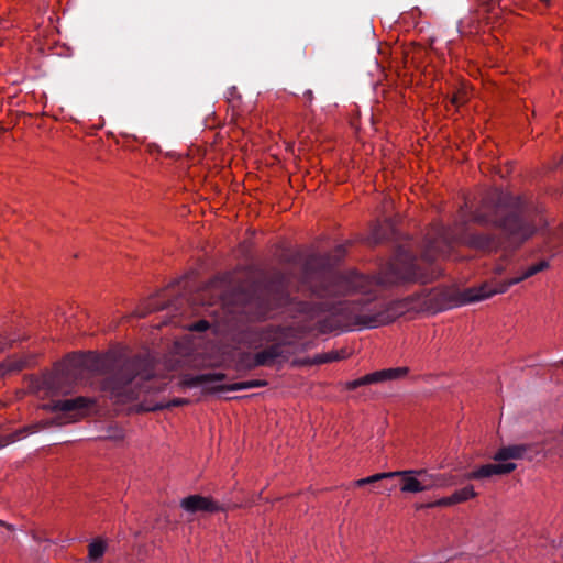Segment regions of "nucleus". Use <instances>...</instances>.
<instances>
[{
    "mask_svg": "<svg viewBox=\"0 0 563 563\" xmlns=\"http://www.w3.org/2000/svg\"><path fill=\"white\" fill-rule=\"evenodd\" d=\"M345 254L339 245L335 255L311 254L306 258L299 252L284 256L294 268H273L249 291L241 292V311L254 320L268 318L277 308L295 305L306 314L330 312L339 316L343 327L373 329L388 324L396 318L391 308L371 294L368 279L360 274H339L333 265Z\"/></svg>",
    "mask_w": 563,
    "mask_h": 563,
    "instance_id": "nucleus-1",
    "label": "nucleus"
},
{
    "mask_svg": "<svg viewBox=\"0 0 563 563\" xmlns=\"http://www.w3.org/2000/svg\"><path fill=\"white\" fill-rule=\"evenodd\" d=\"M542 234L551 249H559L560 246H563V225L555 230L547 229L542 231Z\"/></svg>",
    "mask_w": 563,
    "mask_h": 563,
    "instance_id": "nucleus-20",
    "label": "nucleus"
},
{
    "mask_svg": "<svg viewBox=\"0 0 563 563\" xmlns=\"http://www.w3.org/2000/svg\"><path fill=\"white\" fill-rule=\"evenodd\" d=\"M208 328H209L208 321L200 320V321L194 323L190 329L194 331L202 332V331L207 330Z\"/></svg>",
    "mask_w": 563,
    "mask_h": 563,
    "instance_id": "nucleus-24",
    "label": "nucleus"
},
{
    "mask_svg": "<svg viewBox=\"0 0 563 563\" xmlns=\"http://www.w3.org/2000/svg\"><path fill=\"white\" fill-rule=\"evenodd\" d=\"M504 271H505V268H504L501 265H498V266L496 267V273H497V274H503V273H504Z\"/></svg>",
    "mask_w": 563,
    "mask_h": 563,
    "instance_id": "nucleus-28",
    "label": "nucleus"
},
{
    "mask_svg": "<svg viewBox=\"0 0 563 563\" xmlns=\"http://www.w3.org/2000/svg\"><path fill=\"white\" fill-rule=\"evenodd\" d=\"M107 549L106 541L101 539H95L88 545V561L97 563L103 556Z\"/></svg>",
    "mask_w": 563,
    "mask_h": 563,
    "instance_id": "nucleus-19",
    "label": "nucleus"
},
{
    "mask_svg": "<svg viewBox=\"0 0 563 563\" xmlns=\"http://www.w3.org/2000/svg\"><path fill=\"white\" fill-rule=\"evenodd\" d=\"M8 346V343L4 341H0V352L4 351Z\"/></svg>",
    "mask_w": 563,
    "mask_h": 563,
    "instance_id": "nucleus-27",
    "label": "nucleus"
},
{
    "mask_svg": "<svg viewBox=\"0 0 563 563\" xmlns=\"http://www.w3.org/2000/svg\"><path fill=\"white\" fill-rule=\"evenodd\" d=\"M408 474H415L421 481V485H426V490H430L438 487H446L452 485L451 477L444 474H431L427 470H406Z\"/></svg>",
    "mask_w": 563,
    "mask_h": 563,
    "instance_id": "nucleus-12",
    "label": "nucleus"
},
{
    "mask_svg": "<svg viewBox=\"0 0 563 563\" xmlns=\"http://www.w3.org/2000/svg\"><path fill=\"white\" fill-rule=\"evenodd\" d=\"M93 405V400L87 397L78 396L69 399H59L52 401V410L60 411L70 418H77Z\"/></svg>",
    "mask_w": 563,
    "mask_h": 563,
    "instance_id": "nucleus-10",
    "label": "nucleus"
},
{
    "mask_svg": "<svg viewBox=\"0 0 563 563\" xmlns=\"http://www.w3.org/2000/svg\"><path fill=\"white\" fill-rule=\"evenodd\" d=\"M168 291L169 289H165L161 294L150 298L142 308L135 311V316L139 318H144L153 311L169 309L175 305V301L166 299Z\"/></svg>",
    "mask_w": 563,
    "mask_h": 563,
    "instance_id": "nucleus-13",
    "label": "nucleus"
},
{
    "mask_svg": "<svg viewBox=\"0 0 563 563\" xmlns=\"http://www.w3.org/2000/svg\"><path fill=\"white\" fill-rule=\"evenodd\" d=\"M438 273L429 272L422 267L417 256L404 246H399L396 251L394 260L385 267L378 277V284L382 286H396L406 283H429Z\"/></svg>",
    "mask_w": 563,
    "mask_h": 563,
    "instance_id": "nucleus-6",
    "label": "nucleus"
},
{
    "mask_svg": "<svg viewBox=\"0 0 563 563\" xmlns=\"http://www.w3.org/2000/svg\"><path fill=\"white\" fill-rule=\"evenodd\" d=\"M391 224L389 222L385 224L375 223L372 227L371 233L368 235V242L372 244H378L384 242L391 234Z\"/></svg>",
    "mask_w": 563,
    "mask_h": 563,
    "instance_id": "nucleus-16",
    "label": "nucleus"
},
{
    "mask_svg": "<svg viewBox=\"0 0 563 563\" xmlns=\"http://www.w3.org/2000/svg\"><path fill=\"white\" fill-rule=\"evenodd\" d=\"M24 361H8L0 366V377H2L5 373L19 372L24 368Z\"/></svg>",
    "mask_w": 563,
    "mask_h": 563,
    "instance_id": "nucleus-22",
    "label": "nucleus"
},
{
    "mask_svg": "<svg viewBox=\"0 0 563 563\" xmlns=\"http://www.w3.org/2000/svg\"><path fill=\"white\" fill-rule=\"evenodd\" d=\"M1 526H4V522L0 520V527H1Z\"/></svg>",
    "mask_w": 563,
    "mask_h": 563,
    "instance_id": "nucleus-30",
    "label": "nucleus"
},
{
    "mask_svg": "<svg viewBox=\"0 0 563 563\" xmlns=\"http://www.w3.org/2000/svg\"><path fill=\"white\" fill-rule=\"evenodd\" d=\"M561 164H563V155H562Z\"/></svg>",
    "mask_w": 563,
    "mask_h": 563,
    "instance_id": "nucleus-31",
    "label": "nucleus"
},
{
    "mask_svg": "<svg viewBox=\"0 0 563 563\" xmlns=\"http://www.w3.org/2000/svg\"><path fill=\"white\" fill-rule=\"evenodd\" d=\"M343 358L342 355L339 354V352H328L316 355L312 361L307 362L308 364H324L330 363L333 361H339Z\"/></svg>",
    "mask_w": 563,
    "mask_h": 563,
    "instance_id": "nucleus-21",
    "label": "nucleus"
},
{
    "mask_svg": "<svg viewBox=\"0 0 563 563\" xmlns=\"http://www.w3.org/2000/svg\"><path fill=\"white\" fill-rule=\"evenodd\" d=\"M402 477L401 492L404 493H420L426 490V485H421V481L415 474L399 475Z\"/></svg>",
    "mask_w": 563,
    "mask_h": 563,
    "instance_id": "nucleus-18",
    "label": "nucleus"
},
{
    "mask_svg": "<svg viewBox=\"0 0 563 563\" xmlns=\"http://www.w3.org/2000/svg\"><path fill=\"white\" fill-rule=\"evenodd\" d=\"M180 507L190 515L197 512L214 514L225 510V507L213 498L197 494L183 498Z\"/></svg>",
    "mask_w": 563,
    "mask_h": 563,
    "instance_id": "nucleus-9",
    "label": "nucleus"
},
{
    "mask_svg": "<svg viewBox=\"0 0 563 563\" xmlns=\"http://www.w3.org/2000/svg\"><path fill=\"white\" fill-rule=\"evenodd\" d=\"M38 430L37 426H31L25 429H23L21 432H36Z\"/></svg>",
    "mask_w": 563,
    "mask_h": 563,
    "instance_id": "nucleus-26",
    "label": "nucleus"
},
{
    "mask_svg": "<svg viewBox=\"0 0 563 563\" xmlns=\"http://www.w3.org/2000/svg\"><path fill=\"white\" fill-rule=\"evenodd\" d=\"M303 97L307 99L308 102H311L313 100V92L310 89H307L303 92Z\"/></svg>",
    "mask_w": 563,
    "mask_h": 563,
    "instance_id": "nucleus-25",
    "label": "nucleus"
},
{
    "mask_svg": "<svg viewBox=\"0 0 563 563\" xmlns=\"http://www.w3.org/2000/svg\"><path fill=\"white\" fill-rule=\"evenodd\" d=\"M267 382L263 379H251L229 385H220L212 388L214 391H236V390H244V389H251V388H257L266 386Z\"/></svg>",
    "mask_w": 563,
    "mask_h": 563,
    "instance_id": "nucleus-15",
    "label": "nucleus"
},
{
    "mask_svg": "<svg viewBox=\"0 0 563 563\" xmlns=\"http://www.w3.org/2000/svg\"><path fill=\"white\" fill-rule=\"evenodd\" d=\"M408 473L409 472H401V471L377 473V474H374L372 476L357 479L354 483V485L357 486V487H362V486H365V485H374L376 483L382 482L383 479L393 478V477H396L398 475H405V474H408Z\"/></svg>",
    "mask_w": 563,
    "mask_h": 563,
    "instance_id": "nucleus-17",
    "label": "nucleus"
},
{
    "mask_svg": "<svg viewBox=\"0 0 563 563\" xmlns=\"http://www.w3.org/2000/svg\"><path fill=\"white\" fill-rule=\"evenodd\" d=\"M537 453L532 444H511L501 446L493 456L496 463L482 465L481 467L465 474L466 479L488 478L493 475H505L516 470L517 465L509 460H532Z\"/></svg>",
    "mask_w": 563,
    "mask_h": 563,
    "instance_id": "nucleus-7",
    "label": "nucleus"
},
{
    "mask_svg": "<svg viewBox=\"0 0 563 563\" xmlns=\"http://www.w3.org/2000/svg\"><path fill=\"white\" fill-rule=\"evenodd\" d=\"M185 404H188V400L187 399H184V398H175L173 399L172 401L167 402V404H159V405H156L154 410H159V409H165V408H172V407H179V406H183Z\"/></svg>",
    "mask_w": 563,
    "mask_h": 563,
    "instance_id": "nucleus-23",
    "label": "nucleus"
},
{
    "mask_svg": "<svg viewBox=\"0 0 563 563\" xmlns=\"http://www.w3.org/2000/svg\"><path fill=\"white\" fill-rule=\"evenodd\" d=\"M250 347L257 352L254 355L246 353L241 357L240 366L246 369L286 362L291 355L305 350L296 330L273 325L253 332Z\"/></svg>",
    "mask_w": 563,
    "mask_h": 563,
    "instance_id": "nucleus-4",
    "label": "nucleus"
},
{
    "mask_svg": "<svg viewBox=\"0 0 563 563\" xmlns=\"http://www.w3.org/2000/svg\"><path fill=\"white\" fill-rule=\"evenodd\" d=\"M68 361L75 368L103 374L100 390L120 402L137 399L141 391L153 388L150 385L154 378L153 364L142 355L119 363L108 356L88 352L69 355Z\"/></svg>",
    "mask_w": 563,
    "mask_h": 563,
    "instance_id": "nucleus-3",
    "label": "nucleus"
},
{
    "mask_svg": "<svg viewBox=\"0 0 563 563\" xmlns=\"http://www.w3.org/2000/svg\"><path fill=\"white\" fill-rule=\"evenodd\" d=\"M462 212L463 228L459 234L443 225L427 233L421 251L424 264L431 265L437 258L448 256L455 244L483 253L515 250L538 231L533 207L521 197L497 189L483 196L478 209Z\"/></svg>",
    "mask_w": 563,
    "mask_h": 563,
    "instance_id": "nucleus-2",
    "label": "nucleus"
},
{
    "mask_svg": "<svg viewBox=\"0 0 563 563\" xmlns=\"http://www.w3.org/2000/svg\"><path fill=\"white\" fill-rule=\"evenodd\" d=\"M452 102L454 104H459L461 102L460 97L459 96H454L453 99H452Z\"/></svg>",
    "mask_w": 563,
    "mask_h": 563,
    "instance_id": "nucleus-29",
    "label": "nucleus"
},
{
    "mask_svg": "<svg viewBox=\"0 0 563 563\" xmlns=\"http://www.w3.org/2000/svg\"><path fill=\"white\" fill-rule=\"evenodd\" d=\"M549 267L550 263L547 260H542L528 266L518 264L511 269V276L503 282H486L479 286L468 287L462 291L448 288L438 291L433 298L437 300L438 308L440 310H446L461 305L481 301L492 297L493 295L504 294L511 286L517 285L538 273L548 269Z\"/></svg>",
    "mask_w": 563,
    "mask_h": 563,
    "instance_id": "nucleus-5",
    "label": "nucleus"
},
{
    "mask_svg": "<svg viewBox=\"0 0 563 563\" xmlns=\"http://www.w3.org/2000/svg\"><path fill=\"white\" fill-rule=\"evenodd\" d=\"M408 373L407 367L386 368L376 371L357 379L346 383V389L354 390L358 387L378 384L386 380H394L404 377Z\"/></svg>",
    "mask_w": 563,
    "mask_h": 563,
    "instance_id": "nucleus-8",
    "label": "nucleus"
},
{
    "mask_svg": "<svg viewBox=\"0 0 563 563\" xmlns=\"http://www.w3.org/2000/svg\"><path fill=\"white\" fill-rule=\"evenodd\" d=\"M476 493L472 485L465 486L461 489L455 490L451 496L440 498L433 503H428L426 505H420L418 508H433V507H448L455 504H460L466 501L471 498H474Z\"/></svg>",
    "mask_w": 563,
    "mask_h": 563,
    "instance_id": "nucleus-11",
    "label": "nucleus"
},
{
    "mask_svg": "<svg viewBox=\"0 0 563 563\" xmlns=\"http://www.w3.org/2000/svg\"><path fill=\"white\" fill-rule=\"evenodd\" d=\"M225 374L218 373H202L198 375H189L185 378L184 384L188 387H200L207 386L217 382H222L225 379Z\"/></svg>",
    "mask_w": 563,
    "mask_h": 563,
    "instance_id": "nucleus-14",
    "label": "nucleus"
}]
</instances>
